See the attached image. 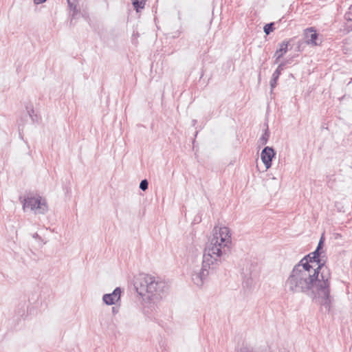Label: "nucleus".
<instances>
[{"label": "nucleus", "mask_w": 352, "mask_h": 352, "mask_svg": "<svg viewBox=\"0 0 352 352\" xmlns=\"http://www.w3.org/2000/svg\"><path fill=\"white\" fill-rule=\"evenodd\" d=\"M112 312H113V314H116V313L118 312V310L116 309V308L113 307V308H112Z\"/></svg>", "instance_id": "nucleus-21"}, {"label": "nucleus", "mask_w": 352, "mask_h": 352, "mask_svg": "<svg viewBox=\"0 0 352 352\" xmlns=\"http://www.w3.org/2000/svg\"><path fill=\"white\" fill-rule=\"evenodd\" d=\"M309 254H311V256H313V259H315V260H319L318 259V257L320 256V252H319V250H316L314 252L310 253Z\"/></svg>", "instance_id": "nucleus-15"}, {"label": "nucleus", "mask_w": 352, "mask_h": 352, "mask_svg": "<svg viewBox=\"0 0 352 352\" xmlns=\"http://www.w3.org/2000/svg\"><path fill=\"white\" fill-rule=\"evenodd\" d=\"M309 256L294 265L285 281V289L293 294H305L318 303L329 307L331 273L327 267L313 265Z\"/></svg>", "instance_id": "nucleus-1"}, {"label": "nucleus", "mask_w": 352, "mask_h": 352, "mask_svg": "<svg viewBox=\"0 0 352 352\" xmlns=\"http://www.w3.org/2000/svg\"><path fill=\"white\" fill-rule=\"evenodd\" d=\"M323 243H324V236H322L320 239V241L318 243V247H317L316 250H320L322 248V245H323Z\"/></svg>", "instance_id": "nucleus-18"}, {"label": "nucleus", "mask_w": 352, "mask_h": 352, "mask_svg": "<svg viewBox=\"0 0 352 352\" xmlns=\"http://www.w3.org/2000/svg\"><path fill=\"white\" fill-rule=\"evenodd\" d=\"M305 43L307 45L317 46L320 45L321 43V40L318 38V34L316 33V31L312 28H308L305 31Z\"/></svg>", "instance_id": "nucleus-6"}, {"label": "nucleus", "mask_w": 352, "mask_h": 352, "mask_svg": "<svg viewBox=\"0 0 352 352\" xmlns=\"http://www.w3.org/2000/svg\"><path fill=\"white\" fill-rule=\"evenodd\" d=\"M32 236L36 239H41L40 236L37 233H34Z\"/></svg>", "instance_id": "nucleus-20"}, {"label": "nucleus", "mask_w": 352, "mask_h": 352, "mask_svg": "<svg viewBox=\"0 0 352 352\" xmlns=\"http://www.w3.org/2000/svg\"><path fill=\"white\" fill-rule=\"evenodd\" d=\"M219 264H209L207 265L204 261V254L203 255L202 267L198 271H195L192 275V280L193 283L198 287H201L209 275V269L214 267Z\"/></svg>", "instance_id": "nucleus-5"}, {"label": "nucleus", "mask_w": 352, "mask_h": 352, "mask_svg": "<svg viewBox=\"0 0 352 352\" xmlns=\"http://www.w3.org/2000/svg\"><path fill=\"white\" fill-rule=\"evenodd\" d=\"M274 23H268V24H266L265 26H264V32L266 34H270V32H272L273 31V26Z\"/></svg>", "instance_id": "nucleus-13"}, {"label": "nucleus", "mask_w": 352, "mask_h": 352, "mask_svg": "<svg viewBox=\"0 0 352 352\" xmlns=\"http://www.w3.org/2000/svg\"><path fill=\"white\" fill-rule=\"evenodd\" d=\"M140 295L155 302L161 299L168 289V285L163 280L148 274H141L136 283Z\"/></svg>", "instance_id": "nucleus-3"}, {"label": "nucleus", "mask_w": 352, "mask_h": 352, "mask_svg": "<svg viewBox=\"0 0 352 352\" xmlns=\"http://www.w3.org/2000/svg\"><path fill=\"white\" fill-rule=\"evenodd\" d=\"M46 0H34V3L36 4L42 3L45 2Z\"/></svg>", "instance_id": "nucleus-19"}, {"label": "nucleus", "mask_w": 352, "mask_h": 352, "mask_svg": "<svg viewBox=\"0 0 352 352\" xmlns=\"http://www.w3.org/2000/svg\"><path fill=\"white\" fill-rule=\"evenodd\" d=\"M68 5L71 9L74 10V14L76 12V5L74 4V2L73 0H67Z\"/></svg>", "instance_id": "nucleus-17"}, {"label": "nucleus", "mask_w": 352, "mask_h": 352, "mask_svg": "<svg viewBox=\"0 0 352 352\" xmlns=\"http://www.w3.org/2000/svg\"><path fill=\"white\" fill-rule=\"evenodd\" d=\"M275 155L274 150L272 147L267 146L263 148L261 153V158L263 162L266 169H268L272 166V158Z\"/></svg>", "instance_id": "nucleus-7"}, {"label": "nucleus", "mask_w": 352, "mask_h": 352, "mask_svg": "<svg viewBox=\"0 0 352 352\" xmlns=\"http://www.w3.org/2000/svg\"><path fill=\"white\" fill-rule=\"evenodd\" d=\"M133 6L137 12H139V9H142L145 6L144 0H132Z\"/></svg>", "instance_id": "nucleus-11"}, {"label": "nucleus", "mask_w": 352, "mask_h": 352, "mask_svg": "<svg viewBox=\"0 0 352 352\" xmlns=\"http://www.w3.org/2000/svg\"><path fill=\"white\" fill-rule=\"evenodd\" d=\"M232 248V233L229 228L217 226L206 245L204 254L207 265L221 264L226 260Z\"/></svg>", "instance_id": "nucleus-2"}, {"label": "nucleus", "mask_w": 352, "mask_h": 352, "mask_svg": "<svg viewBox=\"0 0 352 352\" xmlns=\"http://www.w3.org/2000/svg\"><path fill=\"white\" fill-rule=\"evenodd\" d=\"M19 199L24 212L30 210L35 214H45L48 211L46 199L40 195H28Z\"/></svg>", "instance_id": "nucleus-4"}, {"label": "nucleus", "mask_w": 352, "mask_h": 352, "mask_svg": "<svg viewBox=\"0 0 352 352\" xmlns=\"http://www.w3.org/2000/svg\"><path fill=\"white\" fill-rule=\"evenodd\" d=\"M121 289L116 287L111 294H106L102 297L103 302L107 305L116 304L120 299Z\"/></svg>", "instance_id": "nucleus-8"}, {"label": "nucleus", "mask_w": 352, "mask_h": 352, "mask_svg": "<svg viewBox=\"0 0 352 352\" xmlns=\"http://www.w3.org/2000/svg\"><path fill=\"white\" fill-rule=\"evenodd\" d=\"M268 134H267V133H265L260 139V141L263 144H265L267 143V139H268Z\"/></svg>", "instance_id": "nucleus-16"}, {"label": "nucleus", "mask_w": 352, "mask_h": 352, "mask_svg": "<svg viewBox=\"0 0 352 352\" xmlns=\"http://www.w3.org/2000/svg\"><path fill=\"white\" fill-rule=\"evenodd\" d=\"M148 183L146 179H143L140 184V188L144 191L148 188Z\"/></svg>", "instance_id": "nucleus-14"}, {"label": "nucleus", "mask_w": 352, "mask_h": 352, "mask_svg": "<svg viewBox=\"0 0 352 352\" xmlns=\"http://www.w3.org/2000/svg\"><path fill=\"white\" fill-rule=\"evenodd\" d=\"M307 256H309V259L310 260L309 262L310 264L313 265H315L316 267L317 266H322V267H326L324 265V263H322L320 264V261L319 260H315V259H313V256H311V254H308Z\"/></svg>", "instance_id": "nucleus-12"}, {"label": "nucleus", "mask_w": 352, "mask_h": 352, "mask_svg": "<svg viewBox=\"0 0 352 352\" xmlns=\"http://www.w3.org/2000/svg\"><path fill=\"white\" fill-rule=\"evenodd\" d=\"M288 41H283L279 44V48L276 50L274 56L276 57L275 63H277L278 60L287 52Z\"/></svg>", "instance_id": "nucleus-10"}, {"label": "nucleus", "mask_w": 352, "mask_h": 352, "mask_svg": "<svg viewBox=\"0 0 352 352\" xmlns=\"http://www.w3.org/2000/svg\"><path fill=\"white\" fill-rule=\"evenodd\" d=\"M285 63H280L276 71L273 73L272 79L270 80V87L271 89H273L276 86L277 83V80L281 74V71L283 69V67L285 65Z\"/></svg>", "instance_id": "nucleus-9"}]
</instances>
